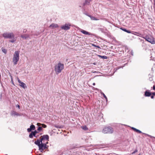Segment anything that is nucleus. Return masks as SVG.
I'll use <instances>...</instances> for the list:
<instances>
[{
  "label": "nucleus",
  "instance_id": "obj_1",
  "mask_svg": "<svg viewBox=\"0 0 155 155\" xmlns=\"http://www.w3.org/2000/svg\"><path fill=\"white\" fill-rule=\"evenodd\" d=\"M2 35L5 38L12 39V40H9L10 42L14 43L16 41V39L15 38V35L12 32L5 33L2 34Z\"/></svg>",
  "mask_w": 155,
  "mask_h": 155
},
{
  "label": "nucleus",
  "instance_id": "obj_2",
  "mask_svg": "<svg viewBox=\"0 0 155 155\" xmlns=\"http://www.w3.org/2000/svg\"><path fill=\"white\" fill-rule=\"evenodd\" d=\"M64 68V65L60 62L55 65V71L56 74H58L61 73Z\"/></svg>",
  "mask_w": 155,
  "mask_h": 155
},
{
  "label": "nucleus",
  "instance_id": "obj_3",
  "mask_svg": "<svg viewBox=\"0 0 155 155\" xmlns=\"http://www.w3.org/2000/svg\"><path fill=\"white\" fill-rule=\"evenodd\" d=\"M104 134H112L114 132V129L110 126H106L104 127L102 131Z\"/></svg>",
  "mask_w": 155,
  "mask_h": 155
},
{
  "label": "nucleus",
  "instance_id": "obj_4",
  "mask_svg": "<svg viewBox=\"0 0 155 155\" xmlns=\"http://www.w3.org/2000/svg\"><path fill=\"white\" fill-rule=\"evenodd\" d=\"M19 52L16 51L13 55V61L14 65H16L17 64L19 59Z\"/></svg>",
  "mask_w": 155,
  "mask_h": 155
},
{
  "label": "nucleus",
  "instance_id": "obj_5",
  "mask_svg": "<svg viewBox=\"0 0 155 155\" xmlns=\"http://www.w3.org/2000/svg\"><path fill=\"white\" fill-rule=\"evenodd\" d=\"M120 29L123 30V31H125V32H126L128 33H132V34H133L134 35H136V34H134L133 33V32H134L135 33H136L137 34H138V35H137V36H141L142 35L141 34V33H140L139 32H134V31H131L129 30H127V29H126V28H123V27H121V28H120Z\"/></svg>",
  "mask_w": 155,
  "mask_h": 155
},
{
  "label": "nucleus",
  "instance_id": "obj_6",
  "mask_svg": "<svg viewBox=\"0 0 155 155\" xmlns=\"http://www.w3.org/2000/svg\"><path fill=\"white\" fill-rule=\"evenodd\" d=\"M48 146L47 145L46 143L43 144L41 143L40 145L38 146L39 150L41 152H42L44 150L48 149Z\"/></svg>",
  "mask_w": 155,
  "mask_h": 155
},
{
  "label": "nucleus",
  "instance_id": "obj_7",
  "mask_svg": "<svg viewBox=\"0 0 155 155\" xmlns=\"http://www.w3.org/2000/svg\"><path fill=\"white\" fill-rule=\"evenodd\" d=\"M143 38L146 40V41L152 44H154L155 43L154 39L150 38L148 36L146 35L145 37H143Z\"/></svg>",
  "mask_w": 155,
  "mask_h": 155
},
{
  "label": "nucleus",
  "instance_id": "obj_8",
  "mask_svg": "<svg viewBox=\"0 0 155 155\" xmlns=\"http://www.w3.org/2000/svg\"><path fill=\"white\" fill-rule=\"evenodd\" d=\"M71 26L70 24L66 23L65 25L61 26V28L62 30L67 31L70 29Z\"/></svg>",
  "mask_w": 155,
  "mask_h": 155
},
{
  "label": "nucleus",
  "instance_id": "obj_9",
  "mask_svg": "<svg viewBox=\"0 0 155 155\" xmlns=\"http://www.w3.org/2000/svg\"><path fill=\"white\" fill-rule=\"evenodd\" d=\"M81 32L85 35H88L95 36V35L94 34L91 33L89 32L86 31L82 30L81 31Z\"/></svg>",
  "mask_w": 155,
  "mask_h": 155
},
{
  "label": "nucleus",
  "instance_id": "obj_10",
  "mask_svg": "<svg viewBox=\"0 0 155 155\" xmlns=\"http://www.w3.org/2000/svg\"><path fill=\"white\" fill-rule=\"evenodd\" d=\"M35 129V126L33 124L30 125V128H28L27 129V130L28 132H30L34 130Z\"/></svg>",
  "mask_w": 155,
  "mask_h": 155
},
{
  "label": "nucleus",
  "instance_id": "obj_11",
  "mask_svg": "<svg viewBox=\"0 0 155 155\" xmlns=\"http://www.w3.org/2000/svg\"><path fill=\"white\" fill-rule=\"evenodd\" d=\"M31 133L29 134V137L30 138H32L33 137H34L35 138H37V136H36V134L33 131L31 132Z\"/></svg>",
  "mask_w": 155,
  "mask_h": 155
},
{
  "label": "nucleus",
  "instance_id": "obj_12",
  "mask_svg": "<svg viewBox=\"0 0 155 155\" xmlns=\"http://www.w3.org/2000/svg\"><path fill=\"white\" fill-rule=\"evenodd\" d=\"M151 95V92L149 90H147L144 92V96L145 97H150Z\"/></svg>",
  "mask_w": 155,
  "mask_h": 155
},
{
  "label": "nucleus",
  "instance_id": "obj_13",
  "mask_svg": "<svg viewBox=\"0 0 155 155\" xmlns=\"http://www.w3.org/2000/svg\"><path fill=\"white\" fill-rule=\"evenodd\" d=\"M11 116H20V114L18 113L17 112H16L14 110H12L11 111Z\"/></svg>",
  "mask_w": 155,
  "mask_h": 155
},
{
  "label": "nucleus",
  "instance_id": "obj_14",
  "mask_svg": "<svg viewBox=\"0 0 155 155\" xmlns=\"http://www.w3.org/2000/svg\"><path fill=\"white\" fill-rule=\"evenodd\" d=\"M40 137L43 139V140H48L49 139V136L48 135H44L42 136H41Z\"/></svg>",
  "mask_w": 155,
  "mask_h": 155
},
{
  "label": "nucleus",
  "instance_id": "obj_15",
  "mask_svg": "<svg viewBox=\"0 0 155 155\" xmlns=\"http://www.w3.org/2000/svg\"><path fill=\"white\" fill-rule=\"evenodd\" d=\"M21 37L23 39H26L28 38H29L30 35L28 34L21 35Z\"/></svg>",
  "mask_w": 155,
  "mask_h": 155
},
{
  "label": "nucleus",
  "instance_id": "obj_16",
  "mask_svg": "<svg viewBox=\"0 0 155 155\" xmlns=\"http://www.w3.org/2000/svg\"><path fill=\"white\" fill-rule=\"evenodd\" d=\"M58 27V25L57 24H55L54 23H52L51 25L49 27L52 28H57Z\"/></svg>",
  "mask_w": 155,
  "mask_h": 155
},
{
  "label": "nucleus",
  "instance_id": "obj_17",
  "mask_svg": "<svg viewBox=\"0 0 155 155\" xmlns=\"http://www.w3.org/2000/svg\"><path fill=\"white\" fill-rule=\"evenodd\" d=\"M131 129L132 130H133L135 132H136L137 133H140H140H142V134L143 133L140 130L137 129L136 128L134 127H131Z\"/></svg>",
  "mask_w": 155,
  "mask_h": 155
},
{
  "label": "nucleus",
  "instance_id": "obj_18",
  "mask_svg": "<svg viewBox=\"0 0 155 155\" xmlns=\"http://www.w3.org/2000/svg\"><path fill=\"white\" fill-rule=\"evenodd\" d=\"M87 15L88 17H90L91 20H98L99 19H97V18L93 17L91 15H88L86 14Z\"/></svg>",
  "mask_w": 155,
  "mask_h": 155
},
{
  "label": "nucleus",
  "instance_id": "obj_19",
  "mask_svg": "<svg viewBox=\"0 0 155 155\" xmlns=\"http://www.w3.org/2000/svg\"><path fill=\"white\" fill-rule=\"evenodd\" d=\"M19 85L24 89L27 87L26 84L22 82L20 83Z\"/></svg>",
  "mask_w": 155,
  "mask_h": 155
},
{
  "label": "nucleus",
  "instance_id": "obj_20",
  "mask_svg": "<svg viewBox=\"0 0 155 155\" xmlns=\"http://www.w3.org/2000/svg\"><path fill=\"white\" fill-rule=\"evenodd\" d=\"M37 126H39V125H40L41 127H42V128H46L47 127V125L45 124H41L39 123H38L37 124Z\"/></svg>",
  "mask_w": 155,
  "mask_h": 155
},
{
  "label": "nucleus",
  "instance_id": "obj_21",
  "mask_svg": "<svg viewBox=\"0 0 155 155\" xmlns=\"http://www.w3.org/2000/svg\"><path fill=\"white\" fill-rule=\"evenodd\" d=\"M38 126V128L37 129V130L38 131L40 132L43 130V128H42V127H41L40 125H39V126Z\"/></svg>",
  "mask_w": 155,
  "mask_h": 155
},
{
  "label": "nucleus",
  "instance_id": "obj_22",
  "mask_svg": "<svg viewBox=\"0 0 155 155\" xmlns=\"http://www.w3.org/2000/svg\"><path fill=\"white\" fill-rule=\"evenodd\" d=\"M34 143H35V144L37 145L38 147L41 144V143H39V139H37V141H35V142Z\"/></svg>",
  "mask_w": 155,
  "mask_h": 155
},
{
  "label": "nucleus",
  "instance_id": "obj_23",
  "mask_svg": "<svg viewBox=\"0 0 155 155\" xmlns=\"http://www.w3.org/2000/svg\"><path fill=\"white\" fill-rule=\"evenodd\" d=\"M81 128L84 130L86 131L88 130V128L86 126H84L81 127Z\"/></svg>",
  "mask_w": 155,
  "mask_h": 155
},
{
  "label": "nucleus",
  "instance_id": "obj_24",
  "mask_svg": "<svg viewBox=\"0 0 155 155\" xmlns=\"http://www.w3.org/2000/svg\"><path fill=\"white\" fill-rule=\"evenodd\" d=\"M98 56L100 58H102L103 59H106L107 58V57L106 56H101V55H98Z\"/></svg>",
  "mask_w": 155,
  "mask_h": 155
},
{
  "label": "nucleus",
  "instance_id": "obj_25",
  "mask_svg": "<svg viewBox=\"0 0 155 155\" xmlns=\"http://www.w3.org/2000/svg\"><path fill=\"white\" fill-rule=\"evenodd\" d=\"M101 94L102 95H103V97L105 99L106 101H107V97L106 96V95H105V94L102 92H101Z\"/></svg>",
  "mask_w": 155,
  "mask_h": 155
},
{
  "label": "nucleus",
  "instance_id": "obj_26",
  "mask_svg": "<svg viewBox=\"0 0 155 155\" xmlns=\"http://www.w3.org/2000/svg\"><path fill=\"white\" fill-rule=\"evenodd\" d=\"M2 51L5 54H6V53H7V50L6 49H5V48H2Z\"/></svg>",
  "mask_w": 155,
  "mask_h": 155
},
{
  "label": "nucleus",
  "instance_id": "obj_27",
  "mask_svg": "<svg viewBox=\"0 0 155 155\" xmlns=\"http://www.w3.org/2000/svg\"><path fill=\"white\" fill-rule=\"evenodd\" d=\"M41 138L40 140H39V143H40L43 144L44 143H43L42 141H43V139L41 138V137H40Z\"/></svg>",
  "mask_w": 155,
  "mask_h": 155
},
{
  "label": "nucleus",
  "instance_id": "obj_28",
  "mask_svg": "<svg viewBox=\"0 0 155 155\" xmlns=\"http://www.w3.org/2000/svg\"><path fill=\"white\" fill-rule=\"evenodd\" d=\"M92 46H93L94 47H97V48H101L100 47V46H97V45H94V44H92Z\"/></svg>",
  "mask_w": 155,
  "mask_h": 155
},
{
  "label": "nucleus",
  "instance_id": "obj_29",
  "mask_svg": "<svg viewBox=\"0 0 155 155\" xmlns=\"http://www.w3.org/2000/svg\"><path fill=\"white\" fill-rule=\"evenodd\" d=\"M36 134H37L39 133V131H38L37 130H34V131H33Z\"/></svg>",
  "mask_w": 155,
  "mask_h": 155
},
{
  "label": "nucleus",
  "instance_id": "obj_30",
  "mask_svg": "<svg viewBox=\"0 0 155 155\" xmlns=\"http://www.w3.org/2000/svg\"><path fill=\"white\" fill-rule=\"evenodd\" d=\"M143 134H145V135H147L148 137H150L151 138H152V136H151L150 135H149V134H145V133H143Z\"/></svg>",
  "mask_w": 155,
  "mask_h": 155
},
{
  "label": "nucleus",
  "instance_id": "obj_31",
  "mask_svg": "<svg viewBox=\"0 0 155 155\" xmlns=\"http://www.w3.org/2000/svg\"><path fill=\"white\" fill-rule=\"evenodd\" d=\"M138 150L137 149H136L132 153V154H134L135 153L137 152Z\"/></svg>",
  "mask_w": 155,
  "mask_h": 155
},
{
  "label": "nucleus",
  "instance_id": "obj_32",
  "mask_svg": "<svg viewBox=\"0 0 155 155\" xmlns=\"http://www.w3.org/2000/svg\"><path fill=\"white\" fill-rule=\"evenodd\" d=\"M2 97V93H1L0 94V100H1Z\"/></svg>",
  "mask_w": 155,
  "mask_h": 155
},
{
  "label": "nucleus",
  "instance_id": "obj_33",
  "mask_svg": "<svg viewBox=\"0 0 155 155\" xmlns=\"http://www.w3.org/2000/svg\"><path fill=\"white\" fill-rule=\"evenodd\" d=\"M120 52L119 53V54H122L124 53V51H120Z\"/></svg>",
  "mask_w": 155,
  "mask_h": 155
},
{
  "label": "nucleus",
  "instance_id": "obj_34",
  "mask_svg": "<svg viewBox=\"0 0 155 155\" xmlns=\"http://www.w3.org/2000/svg\"><path fill=\"white\" fill-rule=\"evenodd\" d=\"M18 83L19 84L21 82V80L18 78Z\"/></svg>",
  "mask_w": 155,
  "mask_h": 155
},
{
  "label": "nucleus",
  "instance_id": "obj_35",
  "mask_svg": "<svg viewBox=\"0 0 155 155\" xmlns=\"http://www.w3.org/2000/svg\"><path fill=\"white\" fill-rule=\"evenodd\" d=\"M151 95L155 96V92H151Z\"/></svg>",
  "mask_w": 155,
  "mask_h": 155
},
{
  "label": "nucleus",
  "instance_id": "obj_36",
  "mask_svg": "<svg viewBox=\"0 0 155 155\" xmlns=\"http://www.w3.org/2000/svg\"><path fill=\"white\" fill-rule=\"evenodd\" d=\"M16 107H18L19 109H20V106L18 105V104H17L16 105Z\"/></svg>",
  "mask_w": 155,
  "mask_h": 155
},
{
  "label": "nucleus",
  "instance_id": "obj_37",
  "mask_svg": "<svg viewBox=\"0 0 155 155\" xmlns=\"http://www.w3.org/2000/svg\"><path fill=\"white\" fill-rule=\"evenodd\" d=\"M141 41L143 44H144V41L143 40H141Z\"/></svg>",
  "mask_w": 155,
  "mask_h": 155
},
{
  "label": "nucleus",
  "instance_id": "obj_38",
  "mask_svg": "<svg viewBox=\"0 0 155 155\" xmlns=\"http://www.w3.org/2000/svg\"><path fill=\"white\" fill-rule=\"evenodd\" d=\"M87 2V1L86 0L84 3H83V5L85 6L86 4V2Z\"/></svg>",
  "mask_w": 155,
  "mask_h": 155
},
{
  "label": "nucleus",
  "instance_id": "obj_39",
  "mask_svg": "<svg viewBox=\"0 0 155 155\" xmlns=\"http://www.w3.org/2000/svg\"><path fill=\"white\" fill-rule=\"evenodd\" d=\"M150 96L151 98L153 99L154 98V96L151 95Z\"/></svg>",
  "mask_w": 155,
  "mask_h": 155
},
{
  "label": "nucleus",
  "instance_id": "obj_40",
  "mask_svg": "<svg viewBox=\"0 0 155 155\" xmlns=\"http://www.w3.org/2000/svg\"><path fill=\"white\" fill-rule=\"evenodd\" d=\"M153 90L155 91V85H153Z\"/></svg>",
  "mask_w": 155,
  "mask_h": 155
},
{
  "label": "nucleus",
  "instance_id": "obj_41",
  "mask_svg": "<svg viewBox=\"0 0 155 155\" xmlns=\"http://www.w3.org/2000/svg\"><path fill=\"white\" fill-rule=\"evenodd\" d=\"M26 31H27V30H26V29H24V30H23V32H25H25H26Z\"/></svg>",
  "mask_w": 155,
  "mask_h": 155
},
{
  "label": "nucleus",
  "instance_id": "obj_42",
  "mask_svg": "<svg viewBox=\"0 0 155 155\" xmlns=\"http://www.w3.org/2000/svg\"><path fill=\"white\" fill-rule=\"evenodd\" d=\"M89 3H90L89 2L87 1V2H86V4H89Z\"/></svg>",
  "mask_w": 155,
  "mask_h": 155
},
{
  "label": "nucleus",
  "instance_id": "obj_43",
  "mask_svg": "<svg viewBox=\"0 0 155 155\" xmlns=\"http://www.w3.org/2000/svg\"><path fill=\"white\" fill-rule=\"evenodd\" d=\"M153 2H154L153 5H155V0H153Z\"/></svg>",
  "mask_w": 155,
  "mask_h": 155
},
{
  "label": "nucleus",
  "instance_id": "obj_44",
  "mask_svg": "<svg viewBox=\"0 0 155 155\" xmlns=\"http://www.w3.org/2000/svg\"><path fill=\"white\" fill-rule=\"evenodd\" d=\"M56 127L58 128H61V127H58V126H56Z\"/></svg>",
  "mask_w": 155,
  "mask_h": 155
},
{
  "label": "nucleus",
  "instance_id": "obj_45",
  "mask_svg": "<svg viewBox=\"0 0 155 155\" xmlns=\"http://www.w3.org/2000/svg\"><path fill=\"white\" fill-rule=\"evenodd\" d=\"M93 85H95V83H94L93 84Z\"/></svg>",
  "mask_w": 155,
  "mask_h": 155
},
{
  "label": "nucleus",
  "instance_id": "obj_46",
  "mask_svg": "<svg viewBox=\"0 0 155 155\" xmlns=\"http://www.w3.org/2000/svg\"><path fill=\"white\" fill-rule=\"evenodd\" d=\"M154 5V11H155V5Z\"/></svg>",
  "mask_w": 155,
  "mask_h": 155
},
{
  "label": "nucleus",
  "instance_id": "obj_47",
  "mask_svg": "<svg viewBox=\"0 0 155 155\" xmlns=\"http://www.w3.org/2000/svg\"><path fill=\"white\" fill-rule=\"evenodd\" d=\"M39 136V135H36V136H37V137H38Z\"/></svg>",
  "mask_w": 155,
  "mask_h": 155
},
{
  "label": "nucleus",
  "instance_id": "obj_48",
  "mask_svg": "<svg viewBox=\"0 0 155 155\" xmlns=\"http://www.w3.org/2000/svg\"><path fill=\"white\" fill-rule=\"evenodd\" d=\"M12 83L13 84H14L13 82V81L12 80Z\"/></svg>",
  "mask_w": 155,
  "mask_h": 155
},
{
  "label": "nucleus",
  "instance_id": "obj_49",
  "mask_svg": "<svg viewBox=\"0 0 155 155\" xmlns=\"http://www.w3.org/2000/svg\"><path fill=\"white\" fill-rule=\"evenodd\" d=\"M100 30H101L103 29L102 28H100Z\"/></svg>",
  "mask_w": 155,
  "mask_h": 155
}]
</instances>
